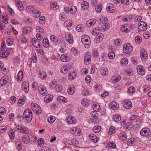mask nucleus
<instances>
[{
  "label": "nucleus",
  "instance_id": "obj_1",
  "mask_svg": "<svg viewBox=\"0 0 151 151\" xmlns=\"http://www.w3.org/2000/svg\"><path fill=\"white\" fill-rule=\"evenodd\" d=\"M15 128L17 131L24 134H27L29 133L28 129L22 124L16 125Z\"/></svg>",
  "mask_w": 151,
  "mask_h": 151
},
{
  "label": "nucleus",
  "instance_id": "obj_2",
  "mask_svg": "<svg viewBox=\"0 0 151 151\" xmlns=\"http://www.w3.org/2000/svg\"><path fill=\"white\" fill-rule=\"evenodd\" d=\"M23 116L27 121H31L32 118V113L30 109H25L23 113Z\"/></svg>",
  "mask_w": 151,
  "mask_h": 151
},
{
  "label": "nucleus",
  "instance_id": "obj_3",
  "mask_svg": "<svg viewBox=\"0 0 151 151\" xmlns=\"http://www.w3.org/2000/svg\"><path fill=\"white\" fill-rule=\"evenodd\" d=\"M107 18H106V19H101L99 25L98 26L102 29L104 31L107 30L109 29L108 25L109 24L107 22Z\"/></svg>",
  "mask_w": 151,
  "mask_h": 151
},
{
  "label": "nucleus",
  "instance_id": "obj_4",
  "mask_svg": "<svg viewBox=\"0 0 151 151\" xmlns=\"http://www.w3.org/2000/svg\"><path fill=\"white\" fill-rule=\"evenodd\" d=\"M12 51L11 48H7L5 50V48L3 47L0 52V56L2 58H5L9 55Z\"/></svg>",
  "mask_w": 151,
  "mask_h": 151
},
{
  "label": "nucleus",
  "instance_id": "obj_5",
  "mask_svg": "<svg viewBox=\"0 0 151 151\" xmlns=\"http://www.w3.org/2000/svg\"><path fill=\"white\" fill-rule=\"evenodd\" d=\"M132 27V25L129 24H126L121 26V30L123 32L125 33L128 32L132 29H133Z\"/></svg>",
  "mask_w": 151,
  "mask_h": 151
},
{
  "label": "nucleus",
  "instance_id": "obj_6",
  "mask_svg": "<svg viewBox=\"0 0 151 151\" xmlns=\"http://www.w3.org/2000/svg\"><path fill=\"white\" fill-rule=\"evenodd\" d=\"M123 49L124 52L129 53L132 50V47L130 43H127L123 46Z\"/></svg>",
  "mask_w": 151,
  "mask_h": 151
},
{
  "label": "nucleus",
  "instance_id": "obj_7",
  "mask_svg": "<svg viewBox=\"0 0 151 151\" xmlns=\"http://www.w3.org/2000/svg\"><path fill=\"white\" fill-rule=\"evenodd\" d=\"M138 28L142 31H145L147 28V24L143 21H141L138 24Z\"/></svg>",
  "mask_w": 151,
  "mask_h": 151
},
{
  "label": "nucleus",
  "instance_id": "obj_8",
  "mask_svg": "<svg viewBox=\"0 0 151 151\" xmlns=\"http://www.w3.org/2000/svg\"><path fill=\"white\" fill-rule=\"evenodd\" d=\"M38 87L39 92L41 95L45 96L47 93V90L45 86L40 85Z\"/></svg>",
  "mask_w": 151,
  "mask_h": 151
},
{
  "label": "nucleus",
  "instance_id": "obj_9",
  "mask_svg": "<svg viewBox=\"0 0 151 151\" xmlns=\"http://www.w3.org/2000/svg\"><path fill=\"white\" fill-rule=\"evenodd\" d=\"M71 133L73 135L78 136L81 134V131L79 128L74 127L70 130Z\"/></svg>",
  "mask_w": 151,
  "mask_h": 151
},
{
  "label": "nucleus",
  "instance_id": "obj_10",
  "mask_svg": "<svg viewBox=\"0 0 151 151\" xmlns=\"http://www.w3.org/2000/svg\"><path fill=\"white\" fill-rule=\"evenodd\" d=\"M91 59V55L90 52H88L85 55L84 63L86 65H88L90 63Z\"/></svg>",
  "mask_w": 151,
  "mask_h": 151
},
{
  "label": "nucleus",
  "instance_id": "obj_11",
  "mask_svg": "<svg viewBox=\"0 0 151 151\" xmlns=\"http://www.w3.org/2000/svg\"><path fill=\"white\" fill-rule=\"evenodd\" d=\"M140 57L142 60H145L147 59V51L144 48L142 49L140 51Z\"/></svg>",
  "mask_w": 151,
  "mask_h": 151
},
{
  "label": "nucleus",
  "instance_id": "obj_12",
  "mask_svg": "<svg viewBox=\"0 0 151 151\" xmlns=\"http://www.w3.org/2000/svg\"><path fill=\"white\" fill-rule=\"evenodd\" d=\"M138 73L141 76L144 75L145 73L144 68L142 65H138L137 67Z\"/></svg>",
  "mask_w": 151,
  "mask_h": 151
},
{
  "label": "nucleus",
  "instance_id": "obj_13",
  "mask_svg": "<svg viewBox=\"0 0 151 151\" xmlns=\"http://www.w3.org/2000/svg\"><path fill=\"white\" fill-rule=\"evenodd\" d=\"M106 9L109 13H113L115 11V8L113 4H109L107 6Z\"/></svg>",
  "mask_w": 151,
  "mask_h": 151
},
{
  "label": "nucleus",
  "instance_id": "obj_14",
  "mask_svg": "<svg viewBox=\"0 0 151 151\" xmlns=\"http://www.w3.org/2000/svg\"><path fill=\"white\" fill-rule=\"evenodd\" d=\"M31 42L32 45L35 47L39 48L40 47V42L35 38L32 39L31 40Z\"/></svg>",
  "mask_w": 151,
  "mask_h": 151
},
{
  "label": "nucleus",
  "instance_id": "obj_15",
  "mask_svg": "<svg viewBox=\"0 0 151 151\" xmlns=\"http://www.w3.org/2000/svg\"><path fill=\"white\" fill-rule=\"evenodd\" d=\"M22 140L23 143L25 144H28L31 140V141H34L35 140H31V139H30L28 136L25 135L22 136Z\"/></svg>",
  "mask_w": 151,
  "mask_h": 151
},
{
  "label": "nucleus",
  "instance_id": "obj_16",
  "mask_svg": "<svg viewBox=\"0 0 151 151\" xmlns=\"http://www.w3.org/2000/svg\"><path fill=\"white\" fill-rule=\"evenodd\" d=\"M124 106L126 109H130L132 107V104L130 101L129 100H126L124 101Z\"/></svg>",
  "mask_w": 151,
  "mask_h": 151
},
{
  "label": "nucleus",
  "instance_id": "obj_17",
  "mask_svg": "<svg viewBox=\"0 0 151 151\" xmlns=\"http://www.w3.org/2000/svg\"><path fill=\"white\" fill-rule=\"evenodd\" d=\"M109 106L114 110H117L119 107V104L116 102L113 101L109 104Z\"/></svg>",
  "mask_w": 151,
  "mask_h": 151
},
{
  "label": "nucleus",
  "instance_id": "obj_18",
  "mask_svg": "<svg viewBox=\"0 0 151 151\" xmlns=\"http://www.w3.org/2000/svg\"><path fill=\"white\" fill-rule=\"evenodd\" d=\"M9 80L8 76L2 77L0 80V84L1 86L2 87L5 85Z\"/></svg>",
  "mask_w": 151,
  "mask_h": 151
},
{
  "label": "nucleus",
  "instance_id": "obj_19",
  "mask_svg": "<svg viewBox=\"0 0 151 151\" xmlns=\"http://www.w3.org/2000/svg\"><path fill=\"white\" fill-rule=\"evenodd\" d=\"M96 22V20L95 19H92L88 20L86 23V25L88 27L94 25Z\"/></svg>",
  "mask_w": 151,
  "mask_h": 151
},
{
  "label": "nucleus",
  "instance_id": "obj_20",
  "mask_svg": "<svg viewBox=\"0 0 151 151\" xmlns=\"http://www.w3.org/2000/svg\"><path fill=\"white\" fill-rule=\"evenodd\" d=\"M60 59L63 62H67L70 60V57L67 56V54H64L61 56Z\"/></svg>",
  "mask_w": 151,
  "mask_h": 151
},
{
  "label": "nucleus",
  "instance_id": "obj_21",
  "mask_svg": "<svg viewBox=\"0 0 151 151\" xmlns=\"http://www.w3.org/2000/svg\"><path fill=\"white\" fill-rule=\"evenodd\" d=\"M104 36V35L102 33L97 35V36L95 39V42H96V43L101 42Z\"/></svg>",
  "mask_w": 151,
  "mask_h": 151
},
{
  "label": "nucleus",
  "instance_id": "obj_22",
  "mask_svg": "<svg viewBox=\"0 0 151 151\" xmlns=\"http://www.w3.org/2000/svg\"><path fill=\"white\" fill-rule=\"evenodd\" d=\"M65 40L70 43H72L73 41V37L70 34L67 33L65 36Z\"/></svg>",
  "mask_w": 151,
  "mask_h": 151
},
{
  "label": "nucleus",
  "instance_id": "obj_23",
  "mask_svg": "<svg viewBox=\"0 0 151 151\" xmlns=\"http://www.w3.org/2000/svg\"><path fill=\"white\" fill-rule=\"evenodd\" d=\"M66 120L67 122L69 124H74L76 122V119L71 116H68Z\"/></svg>",
  "mask_w": 151,
  "mask_h": 151
},
{
  "label": "nucleus",
  "instance_id": "obj_24",
  "mask_svg": "<svg viewBox=\"0 0 151 151\" xmlns=\"http://www.w3.org/2000/svg\"><path fill=\"white\" fill-rule=\"evenodd\" d=\"M53 96L51 94H49L46 95L44 98V101L46 103H49L52 101Z\"/></svg>",
  "mask_w": 151,
  "mask_h": 151
},
{
  "label": "nucleus",
  "instance_id": "obj_25",
  "mask_svg": "<svg viewBox=\"0 0 151 151\" xmlns=\"http://www.w3.org/2000/svg\"><path fill=\"white\" fill-rule=\"evenodd\" d=\"M150 132V131L147 128H143L142 130H141L140 134L142 136H147V134Z\"/></svg>",
  "mask_w": 151,
  "mask_h": 151
},
{
  "label": "nucleus",
  "instance_id": "obj_26",
  "mask_svg": "<svg viewBox=\"0 0 151 151\" xmlns=\"http://www.w3.org/2000/svg\"><path fill=\"white\" fill-rule=\"evenodd\" d=\"M75 91V87L73 85H70L69 86L68 89V93L72 95L73 94Z\"/></svg>",
  "mask_w": 151,
  "mask_h": 151
},
{
  "label": "nucleus",
  "instance_id": "obj_27",
  "mask_svg": "<svg viewBox=\"0 0 151 151\" xmlns=\"http://www.w3.org/2000/svg\"><path fill=\"white\" fill-rule=\"evenodd\" d=\"M81 104L84 106L87 107L90 104V101L88 99L84 98L82 100Z\"/></svg>",
  "mask_w": 151,
  "mask_h": 151
},
{
  "label": "nucleus",
  "instance_id": "obj_28",
  "mask_svg": "<svg viewBox=\"0 0 151 151\" xmlns=\"http://www.w3.org/2000/svg\"><path fill=\"white\" fill-rule=\"evenodd\" d=\"M89 137L90 139L93 142H97L99 140L98 138L95 135L91 134L89 135Z\"/></svg>",
  "mask_w": 151,
  "mask_h": 151
},
{
  "label": "nucleus",
  "instance_id": "obj_29",
  "mask_svg": "<svg viewBox=\"0 0 151 151\" xmlns=\"http://www.w3.org/2000/svg\"><path fill=\"white\" fill-rule=\"evenodd\" d=\"M72 23L70 20H67L65 21L64 23V26L68 29H70L72 27Z\"/></svg>",
  "mask_w": 151,
  "mask_h": 151
},
{
  "label": "nucleus",
  "instance_id": "obj_30",
  "mask_svg": "<svg viewBox=\"0 0 151 151\" xmlns=\"http://www.w3.org/2000/svg\"><path fill=\"white\" fill-rule=\"evenodd\" d=\"M101 30V29L99 27H96L93 29L92 32V34L93 35L95 36L96 35L100 34V32Z\"/></svg>",
  "mask_w": 151,
  "mask_h": 151
},
{
  "label": "nucleus",
  "instance_id": "obj_31",
  "mask_svg": "<svg viewBox=\"0 0 151 151\" xmlns=\"http://www.w3.org/2000/svg\"><path fill=\"white\" fill-rule=\"evenodd\" d=\"M15 3L16 4V5L18 7L19 11H22L23 10V5L22 4V3L21 1L15 0Z\"/></svg>",
  "mask_w": 151,
  "mask_h": 151
},
{
  "label": "nucleus",
  "instance_id": "obj_32",
  "mask_svg": "<svg viewBox=\"0 0 151 151\" xmlns=\"http://www.w3.org/2000/svg\"><path fill=\"white\" fill-rule=\"evenodd\" d=\"M82 9L83 10H86L89 7V4L86 1H83L81 4Z\"/></svg>",
  "mask_w": 151,
  "mask_h": 151
},
{
  "label": "nucleus",
  "instance_id": "obj_33",
  "mask_svg": "<svg viewBox=\"0 0 151 151\" xmlns=\"http://www.w3.org/2000/svg\"><path fill=\"white\" fill-rule=\"evenodd\" d=\"M121 79L120 76L119 75H116L113 76L112 78L113 83H116L119 81Z\"/></svg>",
  "mask_w": 151,
  "mask_h": 151
},
{
  "label": "nucleus",
  "instance_id": "obj_34",
  "mask_svg": "<svg viewBox=\"0 0 151 151\" xmlns=\"http://www.w3.org/2000/svg\"><path fill=\"white\" fill-rule=\"evenodd\" d=\"M113 44L115 46H119L122 45V41L121 40L119 39H115L113 42Z\"/></svg>",
  "mask_w": 151,
  "mask_h": 151
},
{
  "label": "nucleus",
  "instance_id": "obj_35",
  "mask_svg": "<svg viewBox=\"0 0 151 151\" xmlns=\"http://www.w3.org/2000/svg\"><path fill=\"white\" fill-rule=\"evenodd\" d=\"M42 45L44 47H47L49 46L50 43L47 38L45 37L43 40Z\"/></svg>",
  "mask_w": 151,
  "mask_h": 151
},
{
  "label": "nucleus",
  "instance_id": "obj_36",
  "mask_svg": "<svg viewBox=\"0 0 151 151\" xmlns=\"http://www.w3.org/2000/svg\"><path fill=\"white\" fill-rule=\"evenodd\" d=\"M132 16L131 15H127L124 17L122 18V20L125 22H129L132 19Z\"/></svg>",
  "mask_w": 151,
  "mask_h": 151
},
{
  "label": "nucleus",
  "instance_id": "obj_37",
  "mask_svg": "<svg viewBox=\"0 0 151 151\" xmlns=\"http://www.w3.org/2000/svg\"><path fill=\"white\" fill-rule=\"evenodd\" d=\"M26 10L27 12L31 14L33 13L35 9H34L33 6L31 5L27 7Z\"/></svg>",
  "mask_w": 151,
  "mask_h": 151
},
{
  "label": "nucleus",
  "instance_id": "obj_38",
  "mask_svg": "<svg viewBox=\"0 0 151 151\" xmlns=\"http://www.w3.org/2000/svg\"><path fill=\"white\" fill-rule=\"evenodd\" d=\"M92 107L95 111H99L100 110V107L99 105H97L95 103H93L92 105Z\"/></svg>",
  "mask_w": 151,
  "mask_h": 151
},
{
  "label": "nucleus",
  "instance_id": "obj_39",
  "mask_svg": "<svg viewBox=\"0 0 151 151\" xmlns=\"http://www.w3.org/2000/svg\"><path fill=\"white\" fill-rule=\"evenodd\" d=\"M119 139L122 141H124L127 139L126 134L124 133H120L119 135Z\"/></svg>",
  "mask_w": 151,
  "mask_h": 151
},
{
  "label": "nucleus",
  "instance_id": "obj_40",
  "mask_svg": "<svg viewBox=\"0 0 151 151\" xmlns=\"http://www.w3.org/2000/svg\"><path fill=\"white\" fill-rule=\"evenodd\" d=\"M57 100L59 102L61 103H65L67 101L66 98L62 96H58L57 98Z\"/></svg>",
  "mask_w": 151,
  "mask_h": 151
},
{
  "label": "nucleus",
  "instance_id": "obj_41",
  "mask_svg": "<svg viewBox=\"0 0 151 151\" xmlns=\"http://www.w3.org/2000/svg\"><path fill=\"white\" fill-rule=\"evenodd\" d=\"M76 29L78 32H81L84 29V26L82 24H79L76 26Z\"/></svg>",
  "mask_w": 151,
  "mask_h": 151
},
{
  "label": "nucleus",
  "instance_id": "obj_42",
  "mask_svg": "<svg viewBox=\"0 0 151 151\" xmlns=\"http://www.w3.org/2000/svg\"><path fill=\"white\" fill-rule=\"evenodd\" d=\"M32 14L34 17L37 18L40 15L41 13L38 10L35 9Z\"/></svg>",
  "mask_w": 151,
  "mask_h": 151
},
{
  "label": "nucleus",
  "instance_id": "obj_43",
  "mask_svg": "<svg viewBox=\"0 0 151 151\" xmlns=\"http://www.w3.org/2000/svg\"><path fill=\"white\" fill-rule=\"evenodd\" d=\"M101 73L102 76H105L108 74V69L106 68H102L100 71Z\"/></svg>",
  "mask_w": 151,
  "mask_h": 151
},
{
  "label": "nucleus",
  "instance_id": "obj_44",
  "mask_svg": "<svg viewBox=\"0 0 151 151\" xmlns=\"http://www.w3.org/2000/svg\"><path fill=\"white\" fill-rule=\"evenodd\" d=\"M76 74L75 72H73L72 73H70L68 76V78L70 80H72L74 79L76 77Z\"/></svg>",
  "mask_w": 151,
  "mask_h": 151
},
{
  "label": "nucleus",
  "instance_id": "obj_45",
  "mask_svg": "<svg viewBox=\"0 0 151 151\" xmlns=\"http://www.w3.org/2000/svg\"><path fill=\"white\" fill-rule=\"evenodd\" d=\"M23 71L22 70L20 71L19 72L17 76V81H21L22 80L23 78Z\"/></svg>",
  "mask_w": 151,
  "mask_h": 151
},
{
  "label": "nucleus",
  "instance_id": "obj_46",
  "mask_svg": "<svg viewBox=\"0 0 151 151\" xmlns=\"http://www.w3.org/2000/svg\"><path fill=\"white\" fill-rule=\"evenodd\" d=\"M37 115H39L41 113V109L39 106L37 107L33 111Z\"/></svg>",
  "mask_w": 151,
  "mask_h": 151
},
{
  "label": "nucleus",
  "instance_id": "obj_47",
  "mask_svg": "<svg viewBox=\"0 0 151 151\" xmlns=\"http://www.w3.org/2000/svg\"><path fill=\"white\" fill-rule=\"evenodd\" d=\"M15 145L17 148L18 150H22V146L21 145V142L20 141L17 140V141H16Z\"/></svg>",
  "mask_w": 151,
  "mask_h": 151
},
{
  "label": "nucleus",
  "instance_id": "obj_48",
  "mask_svg": "<svg viewBox=\"0 0 151 151\" xmlns=\"http://www.w3.org/2000/svg\"><path fill=\"white\" fill-rule=\"evenodd\" d=\"M112 118L114 121L118 122L121 120V118L119 115L116 114L113 116Z\"/></svg>",
  "mask_w": 151,
  "mask_h": 151
},
{
  "label": "nucleus",
  "instance_id": "obj_49",
  "mask_svg": "<svg viewBox=\"0 0 151 151\" xmlns=\"http://www.w3.org/2000/svg\"><path fill=\"white\" fill-rule=\"evenodd\" d=\"M102 5L101 4L99 3L98 4L97 6H96L95 10L97 12H100L102 9Z\"/></svg>",
  "mask_w": 151,
  "mask_h": 151
},
{
  "label": "nucleus",
  "instance_id": "obj_50",
  "mask_svg": "<svg viewBox=\"0 0 151 151\" xmlns=\"http://www.w3.org/2000/svg\"><path fill=\"white\" fill-rule=\"evenodd\" d=\"M70 10V12L72 14H75L77 10V8L76 6H71Z\"/></svg>",
  "mask_w": 151,
  "mask_h": 151
},
{
  "label": "nucleus",
  "instance_id": "obj_51",
  "mask_svg": "<svg viewBox=\"0 0 151 151\" xmlns=\"http://www.w3.org/2000/svg\"><path fill=\"white\" fill-rule=\"evenodd\" d=\"M128 62V59L126 58H123L121 60V63L122 66L126 65Z\"/></svg>",
  "mask_w": 151,
  "mask_h": 151
},
{
  "label": "nucleus",
  "instance_id": "obj_52",
  "mask_svg": "<svg viewBox=\"0 0 151 151\" xmlns=\"http://www.w3.org/2000/svg\"><path fill=\"white\" fill-rule=\"evenodd\" d=\"M31 28L29 27H26L23 29V32L24 34L28 33L31 31Z\"/></svg>",
  "mask_w": 151,
  "mask_h": 151
},
{
  "label": "nucleus",
  "instance_id": "obj_53",
  "mask_svg": "<svg viewBox=\"0 0 151 151\" xmlns=\"http://www.w3.org/2000/svg\"><path fill=\"white\" fill-rule=\"evenodd\" d=\"M59 18L61 20V21H63L66 19V16L65 13L62 12L60 13V15Z\"/></svg>",
  "mask_w": 151,
  "mask_h": 151
},
{
  "label": "nucleus",
  "instance_id": "obj_54",
  "mask_svg": "<svg viewBox=\"0 0 151 151\" xmlns=\"http://www.w3.org/2000/svg\"><path fill=\"white\" fill-rule=\"evenodd\" d=\"M101 129V127L98 125L94 127L93 130L95 133H98L100 131Z\"/></svg>",
  "mask_w": 151,
  "mask_h": 151
},
{
  "label": "nucleus",
  "instance_id": "obj_55",
  "mask_svg": "<svg viewBox=\"0 0 151 151\" xmlns=\"http://www.w3.org/2000/svg\"><path fill=\"white\" fill-rule=\"evenodd\" d=\"M25 98L24 96H21L18 100V103L22 104H24L25 103Z\"/></svg>",
  "mask_w": 151,
  "mask_h": 151
},
{
  "label": "nucleus",
  "instance_id": "obj_56",
  "mask_svg": "<svg viewBox=\"0 0 151 151\" xmlns=\"http://www.w3.org/2000/svg\"><path fill=\"white\" fill-rule=\"evenodd\" d=\"M102 89V87L98 85H96L94 87V90L95 91L97 92H99Z\"/></svg>",
  "mask_w": 151,
  "mask_h": 151
},
{
  "label": "nucleus",
  "instance_id": "obj_57",
  "mask_svg": "<svg viewBox=\"0 0 151 151\" xmlns=\"http://www.w3.org/2000/svg\"><path fill=\"white\" fill-rule=\"evenodd\" d=\"M68 70L69 68L68 67L63 66L62 68L60 71L61 73H63L64 74H65L68 71Z\"/></svg>",
  "mask_w": 151,
  "mask_h": 151
},
{
  "label": "nucleus",
  "instance_id": "obj_58",
  "mask_svg": "<svg viewBox=\"0 0 151 151\" xmlns=\"http://www.w3.org/2000/svg\"><path fill=\"white\" fill-rule=\"evenodd\" d=\"M115 127L114 126H111L109 128V135H111L115 132Z\"/></svg>",
  "mask_w": 151,
  "mask_h": 151
},
{
  "label": "nucleus",
  "instance_id": "obj_59",
  "mask_svg": "<svg viewBox=\"0 0 151 151\" xmlns=\"http://www.w3.org/2000/svg\"><path fill=\"white\" fill-rule=\"evenodd\" d=\"M55 120V117L50 116L48 119L47 120L48 122L50 123H52L54 122Z\"/></svg>",
  "mask_w": 151,
  "mask_h": 151
},
{
  "label": "nucleus",
  "instance_id": "obj_60",
  "mask_svg": "<svg viewBox=\"0 0 151 151\" xmlns=\"http://www.w3.org/2000/svg\"><path fill=\"white\" fill-rule=\"evenodd\" d=\"M39 21L40 24H44L45 22V18L44 16H42L40 17Z\"/></svg>",
  "mask_w": 151,
  "mask_h": 151
},
{
  "label": "nucleus",
  "instance_id": "obj_61",
  "mask_svg": "<svg viewBox=\"0 0 151 151\" xmlns=\"http://www.w3.org/2000/svg\"><path fill=\"white\" fill-rule=\"evenodd\" d=\"M23 89H24V91L25 93H27L29 91V86L28 83H27V84H25V85H23Z\"/></svg>",
  "mask_w": 151,
  "mask_h": 151
},
{
  "label": "nucleus",
  "instance_id": "obj_62",
  "mask_svg": "<svg viewBox=\"0 0 151 151\" xmlns=\"http://www.w3.org/2000/svg\"><path fill=\"white\" fill-rule=\"evenodd\" d=\"M135 88L133 86H130L129 87L127 92L128 93H133L135 91Z\"/></svg>",
  "mask_w": 151,
  "mask_h": 151
},
{
  "label": "nucleus",
  "instance_id": "obj_63",
  "mask_svg": "<svg viewBox=\"0 0 151 151\" xmlns=\"http://www.w3.org/2000/svg\"><path fill=\"white\" fill-rule=\"evenodd\" d=\"M9 135V136L10 138L11 139H14L15 137L14 131L13 130H12L11 132L10 131Z\"/></svg>",
  "mask_w": 151,
  "mask_h": 151
},
{
  "label": "nucleus",
  "instance_id": "obj_64",
  "mask_svg": "<svg viewBox=\"0 0 151 151\" xmlns=\"http://www.w3.org/2000/svg\"><path fill=\"white\" fill-rule=\"evenodd\" d=\"M135 40L136 43L139 44L142 42V38L139 36H137L135 38Z\"/></svg>",
  "mask_w": 151,
  "mask_h": 151
}]
</instances>
